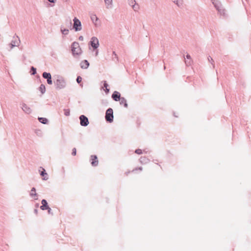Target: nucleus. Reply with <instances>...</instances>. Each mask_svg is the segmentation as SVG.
Listing matches in <instances>:
<instances>
[{
  "mask_svg": "<svg viewBox=\"0 0 251 251\" xmlns=\"http://www.w3.org/2000/svg\"><path fill=\"white\" fill-rule=\"evenodd\" d=\"M54 84L56 89L60 90L65 88L67 83L64 77L60 75L53 76Z\"/></svg>",
  "mask_w": 251,
  "mask_h": 251,
  "instance_id": "f257e3e1",
  "label": "nucleus"
},
{
  "mask_svg": "<svg viewBox=\"0 0 251 251\" xmlns=\"http://www.w3.org/2000/svg\"><path fill=\"white\" fill-rule=\"evenodd\" d=\"M214 6L218 11V13L223 16H226L225 9L223 7L221 2L218 0H211Z\"/></svg>",
  "mask_w": 251,
  "mask_h": 251,
  "instance_id": "f03ea898",
  "label": "nucleus"
},
{
  "mask_svg": "<svg viewBox=\"0 0 251 251\" xmlns=\"http://www.w3.org/2000/svg\"><path fill=\"white\" fill-rule=\"evenodd\" d=\"M71 48L73 55L74 56L75 55H79L82 52L79 44L76 42H74L72 43L71 45Z\"/></svg>",
  "mask_w": 251,
  "mask_h": 251,
  "instance_id": "7ed1b4c3",
  "label": "nucleus"
},
{
  "mask_svg": "<svg viewBox=\"0 0 251 251\" xmlns=\"http://www.w3.org/2000/svg\"><path fill=\"white\" fill-rule=\"evenodd\" d=\"M105 120L109 123H112L113 121V110L112 108H109L107 109L105 116Z\"/></svg>",
  "mask_w": 251,
  "mask_h": 251,
  "instance_id": "20e7f679",
  "label": "nucleus"
},
{
  "mask_svg": "<svg viewBox=\"0 0 251 251\" xmlns=\"http://www.w3.org/2000/svg\"><path fill=\"white\" fill-rule=\"evenodd\" d=\"M73 28L75 31H80L82 29V25L81 22L77 18L75 17L73 19Z\"/></svg>",
  "mask_w": 251,
  "mask_h": 251,
  "instance_id": "39448f33",
  "label": "nucleus"
},
{
  "mask_svg": "<svg viewBox=\"0 0 251 251\" xmlns=\"http://www.w3.org/2000/svg\"><path fill=\"white\" fill-rule=\"evenodd\" d=\"M89 44L95 50L97 49L99 46V41L96 37H92L89 42Z\"/></svg>",
  "mask_w": 251,
  "mask_h": 251,
  "instance_id": "423d86ee",
  "label": "nucleus"
},
{
  "mask_svg": "<svg viewBox=\"0 0 251 251\" xmlns=\"http://www.w3.org/2000/svg\"><path fill=\"white\" fill-rule=\"evenodd\" d=\"M13 37V39L11 41V43L9 44L10 49H13L15 47H18L20 43V40L18 36H16V39Z\"/></svg>",
  "mask_w": 251,
  "mask_h": 251,
  "instance_id": "0eeeda50",
  "label": "nucleus"
},
{
  "mask_svg": "<svg viewBox=\"0 0 251 251\" xmlns=\"http://www.w3.org/2000/svg\"><path fill=\"white\" fill-rule=\"evenodd\" d=\"M80 124L81 126H86L89 124L88 119L85 116L82 115L79 117Z\"/></svg>",
  "mask_w": 251,
  "mask_h": 251,
  "instance_id": "6e6552de",
  "label": "nucleus"
},
{
  "mask_svg": "<svg viewBox=\"0 0 251 251\" xmlns=\"http://www.w3.org/2000/svg\"><path fill=\"white\" fill-rule=\"evenodd\" d=\"M43 77L47 79V82L48 84L51 85L52 84V80L51 74L50 73L44 72L42 74Z\"/></svg>",
  "mask_w": 251,
  "mask_h": 251,
  "instance_id": "1a4fd4ad",
  "label": "nucleus"
},
{
  "mask_svg": "<svg viewBox=\"0 0 251 251\" xmlns=\"http://www.w3.org/2000/svg\"><path fill=\"white\" fill-rule=\"evenodd\" d=\"M22 109L26 114H29L32 112V109L25 103L22 104Z\"/></svg>",
  "mask_w": 251,
  "mask_h": 251,
  "instance_id": "9d476101",
  "label": "nucleus"
},
{
  "mask_svg": "<svg viewBox=\"0 0 251 251\" xmlns=\"http://www.w3.org/2000/svg\"><path fill=\"white\" fill-rule=\"evenodd\" d=\"M91 165L93 166L96 167L98 165V157L96 155H92L91 156Z\"/></svg>",
  "mask_w": 251,
  "mask_h": 251,
  "instance_id": "9b49d317",
  "label": "nucleus"
},
{
  "mask_svg": "<svg viewBox=\"0 0 251 251\" xmlns=\"http://www.w3.org/2000/svg\"><path fill=\"white\" fill-rule=\"evenodd\" d=\"M121 98L120 93L117 91H114L112 95V98L116 101L120 100Z\"/></svg>",
  "mask_w": 251,
  "mask_h": 251,
  "instance_id": "f8f14e48",
  "label": "nucleus"
},
{
  "mask_svg": "<svg viewBox=\"0 0 251 251\" xmlns=\"http://www.w3.org/2000/svg\"><path fill=\"white\" fill-rule=\"evenodd\" d=\"M41 203H42V205L40 206V208L42 210H46V209H48V208L49 207L48 202H47V201L46 200H45V199L42 200L41 201Z\"/></svg>",
  "mask_w": 251,
  "mask_h": 251,
  "instance_id": "ddd939ff",
  "label": "nucleus"
},
{
  "mask_svg": "<svg viewBox=\"0 0 251 251\" xmlns=\"http://www.w3.org/2000/svg\"><path fill=\"white\" fill-rule=\"evenodd\" d=\"M80 65L82 69H86L89 67V63L87 60H84L80 63Z\"/></svg>",
  "mask_w": 251,
  "mask_h": 251,
  "instance_id": "4468645a",
  "label": "nucleus"
},
{
  "mask_svg": "<svg viewBox=\"0 0 251 251\" xmlns=\"http://www.w3.org/2000/svg\"><path fill=\"white\" fill-rule=\"evenodd\" d=\"M106 8L107 9L111 8L113 5L112 0H104Z\"/></svg>",
  "mask_w": 251,
  "mask_h": 251,
  "instance_id": "2eb2a0df",
  "label": "nucleus"
},
{
  "mask_svg": "<svg viewBox=\"0 0 251 251\" xmlns=\"http://www.w3.org/2000/svg\"><path fill=\"white\" fill-rule=\"evenodd\" d=\"M119 101H120V104L121 105L123 104L124 107H125L126 108H127L128 107V104L125 98L122 97L120 100H119Z\"/></svg>",
  "mask_w": 251,
  "mask_h": 251,
  "instance_id": "dca6fc26",
  "label": "nucleus"
},
{
  "mask_svg": "<svg viewBox=\"0 0 251 251\" xmlns=\"http://www.w3.org/2000/svg\"><path fill=\"white\" fill-rule=\"evenodd\" d=\"M139 161L141 164H147L150 161L149 159L145 156L141 157Z\"/></svg>",
  "mask_w": 251,
  "mask_h": 251,
  "instance_id": "f3484780",
  "label": "nucleus"
},
{
  "mask_svg": "<svg viewBox=\"0 0 251 251\" xmlns=\"http://www.w3.org/2000/svg\"><path fill=\"white\" fill-rule=\"evenodd\" d=\"M91 19L94 24L97 25V22L99 20L98 18L97 17L96 14H92L91 15Z\"/></svg>",
  "mask_w": 251,
  "mask_h": 251,
  "instance_id": "a211bd4d",
  "label": "nucleus"
},
{
  "mask_svg": "<svg viewBox=\"0 0 251 251\" xmlns=\"http://www.w3.org/2000/svg\"><path fill=\"white\" fill-rule=\"evenodd\" d=\"M38 119L43 124H47L49 122V120L46 118L39 117Z\"/></svg>",
  "mask_w": 251,
  "mask_h": 251,
  "instance_id": "6ab92c4d",
  "label": "nucleus"
},
{
  "mask_svg": "<svg viewBox=\"0 0 251 251\" xmlns=\"http://www.w3.org/2000/svg\"><path fill=\"white\" fill-rule=\"evenodd\" d=\"M30 196L32 198H33L34 197H37V194L36 193V189L34 187H33L31 189V192L30 193Z\"/></svg>",
  "mask_w": 251,
  "mask_h": 251,
  "instance_id": "aec40b11",
  "label": "nucleus"
},
{
  "mask_svg": "<svg viewBox=\"0 0 251 251\" xmlns=\"http://www.w3.org/2000/svg\"><path fill=\"white\" fill-rule=\"evenodd\" d=\"M186 57L188 60L185 61V64L187 66H189L191 65V56L188 54L186 55Z\"/></svg>",
  "mask_w": 251,
  "mask_h": 251,
  "instance_id": "412c9836",
  "label": "nucleus"
},
{
  "mask_svg": "<svg viewBox=\"0 0 251 251\" xmlns=\"http://www.w3.org/2000/svg\"><path fill=\"white\" fill-rule=\"evenodd\" d=\"M39 91L41 92V93L42 94H44L45 92H46V87H45V85L44 84H42L39 88Z\"/></svg>",
  "mask_w": 251,
  "mask_h": 251,
  "instance_id": "4be33fe9",
  "label": "nucleus"
},
{
  "mask_svg": "<svg viewBox=\"0 0 251 251\" xmlns=\"http://www.w3.org/2000/svg\"><path fill=\"white\" fill-rule=\"evenodd\" d=\"M60 30H61L62 34H63L64 35H68L69 32V29H66V28H63L62 26L61 27Z\"/></svg>",
  "mask_w": 251,
  "mask_h": 251,
  "instance_id": "5701e85b",
  "label": "nucleus"
},
{
  "mask_svg": "<svg viewBox=\"0 0 251 251\" xmlns=\"http://www.w3.org/2000/svg\"><path fill=\"white\" fill-rule=\"evenodd\" d=\"M112 54H113L112 60L114 61H115L116 62H118L119 61L118 57V55H117V54L116 53V52L115 51H113Z\"/></svg>",
  "mask_w": 251,
  "mask_h": 251,
  "instance_id": "b1692460",
  "label": "nucleus"
},
{
  "mask_svg": "<svg viewBox=\"0 0 251 251\" xmlns=\"http://www.w3.org/2000/svg\"><path fill=\"white\" fill-rule=\"evenodd\" d=\"M173 2L179 7L181 6L183 4L182 0H173Z\"/></svg>",
  "mask_w": 251,
  "mask_h": 251,
  "instance_id": "393cba45",
  "label": "nucleus"
},
{
  "mask_svg": "<svg viewBox=\"0 0 251 251\" xmlns=\"http://www.w3.org/2000/svg\"><path fill=\"white\" fill-rule=\"evenodd\" d=\"M132 8L134 11H138V10L139 9L140 7L139 4L136 3L135 4L134 3V4L133 5Z\"/></svg>",
  "mask_w": 251,
  "mask_h": 251,
  "instance_id": "a878e982",
  "label": "nucleus"
},
{
  "mask_svg": "<svg viewBox=\"0 0 251 251\" xmlns=\"http://www.w3.org/2000/svg\"><path fill=\"white\" fill-rule=\"evenodd\" d=\"M208 61L210 63H211V64H212L213 68H215V64L214 63V60L212 59V58L210 56H209L208 57Z\"/></svg>",
  "mask_w": 251,
  "mask_h": 251,
  "instance_id": "bb28decb",
  "label": "nucleus"
},
{
  "mask_svg": "<svg viewBox=\"0 0 251 251\" xmlns=\"http://www.w3.org/2000/svg\"><path fill=\"white\" fill-rule=\"evenodd\" d=\"M30 73H31V75H34L36 74V69L32 66L30 68Z\"/></svg>",
  "mask_w": 251,
  "mask_h": 251,
  "instance_id": "cd10ccee",
  "label": "nucleus"
},
{
  "mask_svg": "<svg viewBox=\"0 0 251 251\" xmlns=\"http://www.w3.org/2000/svg\"><path fill=\"white\" fill-rule=\"evenodd\" d=\"M136 3V2L135 0H128V3L131 7L133 6V5L134 4V3L135 4Z\"/></svg>",
  "mask_w": 251,
  "mask_h": 251,
  "instance_id": "c85d7f7f",
  "label": "nucleus"
},
{
  "mask_svg": "<svg viewBox=\"0 0 251 251\" xmlns=\"http://www.w3.org/2000/svg\"><path fill=\"white\" fill-rule=\"evenodd\" d=\"M64 115L66 116L70 115V110L68 109H64Z\"/></svg>",
  "mask_w": 251,
  "mask_h": 251,
  "instance_id": "c756f323",
  "label": "nucleus"
},
{
  "mask_svg": "<svg viewBox=\"0 0 251 251\" xmlns=\"http://www.w3.org/2000/svg\"><path fill=\"white\" fill-rule=\"evenodd\" d=\"M135 152L138 154H141L142 153V151L141 149H136L135 151Z\"/></svg>",
  "mask_w": 251,
  "mask_h": 251,
  "instance_id": "7c9ffc66",
  "label": "nucleus"
},
{
  "mask_svg": "<svg viewBox=\"0 0 251 251\" xmlns=\"http://www.w3.org/2000/svg\"><path fill=\"white\" fill-rule=\"evenodd\" d=\"M40 175L43 176H45V175H47V174L46 173L44 169H43V171L40 173Z\"/></svg>",
  "mask_w": 251,
  "mask_h": 251,
  "instance_id": "2f4dec72",
  "label": "nucleus"
},
{
  "mask_svg": "<svg viewBox=\"0 0 251 251\" xmlns=\"http://www.w3.org/2000/svg\"><path fill=\"white\" fill-rule=\"evenodd\" d=\"M76 80L78 83H80L82 81L81 77L80 76H78L76 78Z\"/></svg>",
  "mask_w": 251,
  "mask_h": 251,
  "instance_id": "473e14b6",
  "label": "nucleus"
},
{
  "mask_svg": "<svg viewBox=\"0 0 251 251\" xmlns=\"http://www.w3.org/2000/svg\"><path fill=\"white\" fill-rule=\"evenodd\" d=\"M76 153V150L75 148H73L72 150V154L74 156L75 155Z\"/></svg>",
  "mask_w": 251,
  "mask_h": 251,
  "instance_id": "72a5a7b5",
  "label": "nucleus"
},
{
  "mask_svg": "<svg viewBox=\"0 0 251 251\" xmlns=\"http://www.w3.org/2000/svg\"><path fill=\"white\" fill-rule=\"evenodd\" d=\"M108 84L106 81H103V87L105 88H108Z\"/></svg>",
  "mask_w": 251,
  "mask_h": 251,
  "instance_id": "f704fd0d",
  "label": "nucleus"
},
{
  "mask_svg": "<svg viewBox=\"0 0 251 251\" xmlns=\"http://www.w3.org/2000/svg\"><path fill=\"white\" fill-rule=\"evenodd\" d=\"M47 210H48V212L49 214H50L52 215V213L51 212V209L50 207Z\"/></svg>",
  "mask_w": 251,
  "mask_h": 251,
  "instance_id": "c9c22d12",
  "label": "nucleus"
},
{
  "mask_svg": "<svg viewBox=\"0 0 251 251\" xmlns=\"http://www.w3.org/2000/svg\"><path fill=\"white\" fill-rule=\"evenodd\" d=\"M104 91L106 94H108L109 92V89H108V88H106L105 89Z\"/></svg>",
  "mask_w": 251,
  "mask_h": 251,
  "instance_id": "e433bc0d",
  "label": "nucleus"
},
{
  "mask_svg": "<svg viewBox=\"0 0 251 251\" xmlns=\"http://www.w3.org/2000/svg\"><path fill=\"white\" fill-rule=\"evenodd\" d=\"M68 26L70 27L72 26V22L71 20H69L68 21Z\"/></svg>",
  "mask_w": 251,
  "mask_h": 251,
  "instance_id": "4c0bfd02",
  "label": "nucleus"
},
{
  "mask_svg": "<svg viewBox=\"0 0 251 251\" xmlns=\"http://www.w3.org/2000/svg\"><path fill=\"white\" fill-rule=\"evenodd\" d=\"M50 3H54L56 2V0H48Z\"/></svg>",
  "mask_w": 251,
  "mask_h": 251,
  "instance_id": "58836bf2",
  "label": "nucleus"
},
{
  "mask_svg": "<svg viewBox=\"0 0 251 251\" xmlns=\"http://www.w3.org/2000/svg\"><path fill=\"white\" fill-rule=\"evenodd\" d=\"M78 39L80 41H83V37L82 36H80L78 38Z\"/></svg>",
  "mask_w": 251,
  "mask_h": 251,
  "instance_id": "ea45409f",
  "label": "nucleus"
},
{
  "mask_svg": "<svg viewBox=\"0 0 251 251\" xmlns=\"http://www.w3.org/2000/svg\"><path fill=\"white\" fill-rule=\"evenodd\" d=\"M135 170H140V171H142V170H143V168H142V167H139V168H136Z\"/></svg>",
  "mask_w": 251,
  "mask_h": 251,
  "instance_id": "a19ab883",
  "label": "nucleus"
},
{
  "mask_svg": "<svg viewBox=\"0 0 251 251\" xmlns=\"http://www.w3.org/2000/svg\"><path fill=\"white\" fill-rule=\"evenodd\" d=\"M34 212L35 214H37L38 213V209H35L34 210Z\"/></svg>",
  "mask_w": 251,
  "mask_h": 251,
  "instance_id": "79ce46f5",
  "label": "nucleus"
},
{
  "mask_svg": "<svg viewBox=\"0 0 251 251\" xmlns=\"http://www.w3.org/2000/svg\"><path fill=\"white\" fill-rule=\"evenodd\" d=\"M98 54V51H97L96 52V55H97Z\"/></svg>",
  "mask_w": 251,
  "mask_h": 251,
  "instance_id": "37998d69",
  "label": "nucleus"
},
{
  "mask_svg": "<svg viewBox=\"0 0 251 251\" xmlns=\"http://www.w3.org/2000/svg\"><path fill=\"white\" fill-rule=\"evenodd\" d=\"M48 177L46 178V177H45L44 178V180H47V179H48Z\"/></svg>",
  "mask_w": 251,
  "mask_h": 251,
  "instance_id": "c03bdc74",
  "label": "nucleus"
},
{
  "mask_svg": "<svg viewBox=\"0 0 251 251\" xmlns=\"http://www.w3.org/2000/svg\"><path fill=\"white\" fill-rule=\"evenodd\" d=\"M65 2H68L69 0H63Z\"/></svg>",
  "mask_w": 251,
  "mask_h": 251,
  "instance_id": "a18cd8bd",
  "label": "nucleus"
}]
</instances>
